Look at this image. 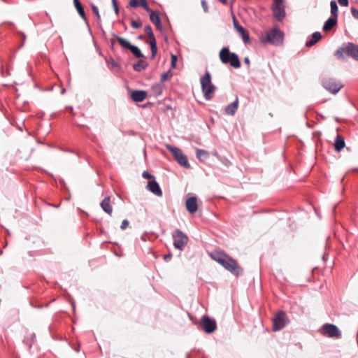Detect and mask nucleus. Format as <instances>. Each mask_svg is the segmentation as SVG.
I'll return each mask as SVG.
<instances>
[{
  "mask_svg": "<svg viewBox=\"0 0 358 358\" xmlns=\"http://www.w3.org/2000/svg\"><path fill=\"white\" fill-rule=\"evenodd\" d=\"M284 36V33L278 26H275L262 34L259 36V41L262 43H269L275 46H279L282 45Z\"/></svg>",
  "mask_w": 358,
  "mask_h": 358,
  "instance_id": "obj_2",
  "label": "nucleus"
},
{
  "mask_svg": "<svg viewBox=\"0 0 358 358\" xmlns=\"http://www.w3.org/2000/svg\"><path fill=\"white\" fill-rule=\"evenodd\" d=\"M273 15L278 21H282L286 15L283 0H274L271 6Z\"/></svg>",
  "mask_w": 358,
  "mask_h": 358,
  "instance_id": "obj_6",
  "label": "nucleus"
},
{
  "mask_svg": "<svg viewBox=\"0 0 358 358\" xmlns=\"http://www.w3.org/2000/svg\"><path fill=\"white\" fill-rule=\"evenodd\" d=\"M201 324L203 327V329L206 334L213 333L217 328L215 320L211 319L208 315H203L202 317Z\"/></svg>",
  "mask_w": 358,
  "mask_h": 358,
  "instance_id": "obj_11",
  "label": "nucleus"
},
{
  "mask_svg": "<svg viewBox=\"0 0 358 358\" xmlns=\"http://www.w3.org/2000/svg\"><path fill=\"white\" fill-rule=\"evenodd\" d=\"M337 24V17H330L324 24L322 29L324 31H330Z\"/></svg>",
  "mask_w": 358,
  "mask_h": 358,
  "instance_id": "obj_23",
  "label": "nucleus"
},
{
  "mask_svg": "<svg viewBox=\"0 0 358 358\" xmlns=\"http://www.w3.org/2000/svg\"><path fill=\"white\" fill-rule=\"evenodd\" d=\"M345 145L344 138L338 134L336 137L334 142V149L337 152H340L342 149L344 148Z\"/></svg>",
  "mask_w": 358,
  "mask_h": 358,
  "instance_id": "obj_24",
  "label": "nucleus"
},
{
  "mask_svg": "<svg viewBox=\"0 0 358 358\" xmlns=\"http://www.w3.org/2000/svg\"><path fill=\"white\" fill-rule=\"evenodd\" d=\"M144 31L147 36L150 35L153 33L152 29L150 25H147L144 28Z\"/></svg>",
  "mask_w": 358,
  "mask_h": 358,
  "instance_id": "obj_37",
  "label": "nucleus"
},
{
  "mask_svg": "<svg viewBox=\"0 0 358 358\" xmlns=\"http://www.w3.org/2000/svg\"><path fill=\"white\" fill-rule=\"evenodd\" d=\"M273 330L278 331L283 329L288 323L289 320L286 314L283 311L278 312L273 318Z\"/></svg>",
  "mask_w": 358,
  "mask_h": 358,
  "instance_id": "obj_9",
  "label": "nucleus"
},
{
  "mask_svg": "<svg viewBox=\"0 0 358 358\" xmlns=\"http://www.w3.org/2000/svg\"><path fill=\"white\" fill-rule=\"evenodd\" d=\"M113 6L115 13L117 14L118 13V7L117 5V1L113 2Z\"/></svg>",
  "mask_w": 358,
  "mask_h": 358,
  "instance_id": "obj_43",
  "label": "nucleus"
},
{
  "mask_svg": "<svg viewBox=\"0 0 358 358\" xmlns=\"http://www.w3.org/2000/svg\"><path fill=\"white\" fill-rule=\"evenodd\" d=\"M166 148L172 153L178 164L185 168H189L190 165L188 162L187 158L180 149L171 145H167Z\"/></svg>",
  "mask_w": 358,
  "mask_h": 358,
  "instance_id": "obj_5",
  "label": "nucleus"
},
{
  "mask_svg": "<svg viewBox=\"0 0 358 358\" xmlns=\"http://www.w3.org/2000/svg\"><path fill=\"white\" fill-rule=\"evenodd\" d=\"M321 33L319 31H315L311 35L310 38L306 41V45L307 47H311L317 43L321 39Z\"/></svg>",
  "mask_w": 358,
  "mask_h": 358,
  "instance_id": "obj_22",
  "label": "nucleus"
},
{
  "mask_svg": "<svg viewBox=\"0 0 358 358\" xmlns=\"http://www.w3.org/2000/svg\"><path fill=\"white\" fill-rule=\"evenodd\" d=\"M331 16L338 18V6L335 0H332L330 3Z\"/></svg>",
  "mask_w": 358,
  "mask_h": 358,
  "instance_id": "obj_29",
  "label": "nucleus"
},
{
  "mask_svg": "<svg viewBox=\"0 0 358 358\" xmlns=\"http://www.w3.org/2000/svg\"><path fill=\"white\" fill-rule=\"evenodd\" d=\"M177 62V57L175 55H171V66L173 68L176 67V64Z\"/></svg>",
  "mask_w": 358,
  "mask_h": 358,
  "instance_id": "obj_38",
  "label": "nucleus"
},
{
  "mask_svg": "<svg viewBox=\"0 0 358 358\" xmlns=\"http://www.w3.org/2000/svg\"><path fill=\"white\" fill-rule=\"evenodd\" d=\"M171 257V255H167L164 256L165 260H167Z\"/></svg>",
  "mask_w": 358,
  "mask_h": 358,
  "instance_id": "obj_46",
  "label": "nucleus"
},
{
  "mask_svg": "<svg viewBox=\"0 0 358 358\" xmlns=\"http://www.w3.org/2000/svg\"><path fill=\"white\" fill-rule=\"evenodd\" d=\"M101 207L104 212H106L108 215H111L113 212V208L110 205V197L106 196L103 201L101 202Z\"/></svg>",
  "mask_w": 358,
  "mask_h": 358,
  "instance_id": "obj_19",
  "label": "nucleus"
},
{
  "mask_svg": "<svg viewBox=\"0 0 358 358\" xmlns=\"http://www.w3.org/2000/svg\"><path fill=\"white\" fill-rule=\"evenodd\" d=\"M141 2H140V4L141 5V6L148 13L150 12V10H152L149 6H148V4L146 1V0H140Z\"/></svg>",
  "mask_w": 358,
  "mask_h": 358,
  "instance_id": "obj_32",
  "label": "nucleus"
},
{
  "mask_svg": "<svg viewBox=\"0 0 358 358\" xmlns=\"http://www.w3.org/2000/svg\"><path fill=\"white\" fill-rule=\"evenodd\" d=\"M171 76V74L170 73V71H167V72H165V73H163L162 76H161V83H162L169 80Z\"/></svg>",
  "mask_w": 358,
  "mask_h": 358,
  "instance_id": "obj_31",
  "label": "nucleus"
},
{
  "mask_svg": "<svg viewBox=\"0 0 358 358\" xmlns=\"http://www.w3.org/2000/svg\"><path fill=\"white\" fill-rule=\"evenodd\" d=\"M148 64L144 60L140 59L133 65V68L136 71L140 72L145 70Z\"/></svg>",
  "mask_w": 358,
  "mask_h": 358,
  "instance_id": "obj_28",
  "label": "nucleus"
},
{
  "mask_svg": "<svg viewBox=\"0 0 358 358\" xmlns=\"http://www.w3.org/2000/svg\"><path fill=\"white\" fill-rule=\"evenodd\" d=\"M129 225V222L127 220H124L122 222V224H121V226H120V228L122 229H125L127 226Z\"/></svg>",
  "mask_w": 358,
  "mask_h": 358,
  "instance_id": "obj_40",
  "label": "nucleus"
},
{
  "mask_svg": "<svg viewBox=\"0 0 358 358\" xmlns=\"http://www.w3.org/2000/svg\"><path fill=\"white\" fill-rule=\"evenodd\" d=\"M201 5H202V7L203 8V10L206 13L208 12V6H207V3L205 0H202L201 1Z\"/></svg>",
  "mask_w": 358,
  "mask_h": 358,
  "instance_id": "obj_41",
  "label": "nucleus"
},
{
  "mask_svg": "<svg viewBox=\"0 0 358 358\" xmlns=\"http://www.w3.org/2000/svg\"><path fill=\"white\" fill-rule=\"evenodd\" d=\"M212 259L222 265L225 269L231 273L238 275L242 273L241 268L238 266L237 262L221 252H215L210 255Z\"/></svg>",
  "mask_w": 358,
  "mask_h": 358,
  "instance_id": "obj_1",
  "label": "nucleus"
},
{
  "mask_svg": "<svg viewBox=\"0 0 358 358\" xmlns=\"http://www.w3.org/2000/svg\"><path fill=\"white\" fill-rule=\"evenodd\" d=\"M147 93L143 90H135L131 94V97L135 102H141L146 98Z\"/></svg>",
  "mask_w": 358,
  "mask_h": 358,
  "instance_id": "obj_18",
  "label": "nucleus"
},
{
  "mask_svg": "<svg viewBox=\"0 0 358 358\" xmlns=\"http://www.w3.org/2000/svg\"><path fill=\"white\" fill-rule=\"evenodd\" d=\"M351 13H352V16L355 18L358 19V10H357L354 7H352L351 8Z\"/></svg>",
  "mask_w": 358,
  "mask_h": 358,
  "instance_id": "obj_39",
  "label": "nucleus"
},
{
  "mask_svg": "<svg viewBox=\"0 0 358 358\" xmlns=\"http://www.w3.org/2000/svg\"><path fill=\"white\" fill-rule=\"evenodd\" d=\"M323 334L327 335L331 338H340L341 336V332L338 328L331 324H325L322 326Z\"/></svg>",
  "mask_w": 358,
  "mask_h": 358,
  "instance_id": "obj_12",
  "label": "nucleus"
},
{
  "mask_svg": "<svg viewBox=\"0 0 358 358\" xmlns=\"http://www.w3.org/2000/svg\"><path fill=\"white\" fill-rule=\"evenodd\" d=\"M111 64L113 66H117V64L113 59L111 60Z\"/></svg>",
  "mask_w": 358,
  "mask_h": 358,
  "instance_id": "obj_45",
  "label": "nucleus"
},
{
  "mask_svg": "<svg viewBox=\"0 0 358 358\" xmlns=\"http://www.w3.org/2000/svg\"><path fill=\"white\" fill-rule=\"evenodd\" d=\"M173 245L179 250H183L187 243V236L180 229H176L173 233Z\"/></svg>",
  "mask_w": 358,
  "mask_h": 358,
  "instance_id": "obj_7",
  "label": "nucleus"
},
{
  "mask_svg": "<svg viewBox=\"0 0 358 358\" xmlns=\"http://www.w3.org/2000/svg\"><path fill=\"white\" fill-rule=\"evenodd\" d=\"M112 1H113V2H115V1H116V0H112Z\"/></svg>",
  "mask_w": 358,
  "mask_h": 358,
  "instance_id": "obj_48",
  "label": "nucleus"
},
{
  "mask_svg": "<svg viewBox=\"0 0 358 358\" xmlns=\"http://www.w3.org/2000/svg\"><path fill=\"white\" fill-rule=\"evenodd\" d=\"M244 62H245L246 64L249 65V64H250V59H249V58H248V57H245V58H244Z\"/></svg>",
  "mask_w": 358,
  "mask_h": 358,
  "instance_id": "obj_44",
  "label": "nucleus"
},
{
  "mask_svg": "<svg viewBox=\"0 0 358 358\" xmlns=\"http://www.w3.org/2000/svg\"><path fill=\"white\" fill-rule=\"evenodd\" d=\"M322 83V86L332 94H336L343 87L340 82L331 78H324Z\"/></svg>",
  "mask_w": 358,
  "mask_h": 358,
  "instance_id": "obj_10",
  "label": "nucleus"
},
{
  "mask_svg": "<svg viewBox=\"0 0 358 358\" xmlns=\"http://www.w3.org/2000/svg\"><path fill=\"white\" fill-rule=\"evenodd\" d=\"M344 52H345V48H341L336 50V52H335V55L337 57V58L341 59L343 57Z\"/></svg>",
  "mask_w": 358,
  "mask_h": 358,
  "instance_id": "obj_33",
  "label": "nucleus"
},
{
  "mask_svg": "<svg viewBox=\"0 0 358 358\" xmlns=\"http://www.w3.org/2000/svg\"><path fill=\"white\" fill-rule=\"evenodd\" d=\"M221 62L227 64H229L232 67L238 69L241 66V62L238 56L234 52H230L227 47L223 48L219 54Z\"/></svg>",
  "mask_w": 358,
  "mask_h": 358,
  "instance_id": "obj_4",
  "label": "nucleus"
},
{
  "mask_svg": "<svg viewBox=\"0 0 358 358\" xmlns=\"http://www.w3.org/2000/svg\"><path fill=\"white\" fill-rule=\"evenodd\" d=\"M114 36L115 37L116 40L119 43V44L125 49L129 50L131 53L136 57V58H143L144 55L140 50V49L135 45H131L127 40H126L124 38H122L120 36H116L114 34Z\"/></svg>",
  "mask_w": 358,
  "mask_h": 358,
  "instance_id": "obj_8",
  "label": "nucleus"
},
{
  "mask_svg": "<svg viewBox=\"0 0 358 358\" xmlns=\"http://www.w3.org/2000/svg\"><path fill=\"white\" fill-rule=\"evenodd\" d=\"M131 25L134 29H138L141 27L142 23L141 21L131 20Z\"/></svg>",
  "mask_w": 358,
  "mask_h": 358,
  "instance_id": "obj_34",
  "label": "nucleus"
},
{
  "mask_svg": "<svg viewBox=\"0 0 358 358\" xmlns=\"http://www.w3.org/2000/svg\"><path fill=\"white\" fill-rule=\"evenodd\" d=\"M73 4H74L78 14L80 15V16L83 20H86L85 13L84 8H83L81 3L80 2V1L79 0H73Z\"/></svg>",
  "mask_w": 358,
  "mask_h": 358,
  "instance_id": "obj_25",
  "label": "nucleus"
},
{
  "mask_svg": "<svg viewBox=\"0 0 358 358\" xmlns=\"http://www.w3.org/2000/svg\"><path fill=\"white\" fill-rule=\"evenodd\" d=\"M143 177L145 179H155V177L148 171H143L142 174Z\"/></svg>",
  "mask_w": 358,
  "mask_h": 358,
  "instance_id": "obj_36",
  "label": "nucleus"
},
{
  "mask_svg": "<svg viewBox=\"0 0 358 358\" xmlns=\"http://www.w3.org/2000/svg\"><path fill=\"white\" fill-rule=\"evenodd\" d=\"M148 41H147L146 43H148L150 46L152 53L151 57L154 59L157 52V41L153 33H152L150 35H148Z\"/></svg>",
  "mask_w": 358,
  "mask_h": 358,
  "instance_id": "obj_16",
  "label": "nucleus"
},
{
  "mask_svg": "<svg viewBox=\"0 0 358 358\" xmlns=\"http://www.w3.org/2000/svg\"><path fill=\"white\" fill-rule=\"evenodd\" d=\"M196 155L200 162H204L209 157L208 152L202 149H197Z\"/></svg>",
  "mask_w": 358,
  "mask_h": 358,
  "instance_id": "obj_26",
  "label": "nucleus"
},
{
  "mask_svg": "<svg viewBox=\"0 0 358 358\" xmlns=\"http://www.w3.org/2000/svg\"><path fill=\"white\" fill-rule=\"evenodd\" d=\"M238 97H236L234 102H232L231 103H230L225 108V113L227 115H234L236 113V112L238 109Z\"/></svg>",
  "mask_w": 358,
  "mask_h": 358,
  "instance_id": "obj_21",
  "label": "nucleus"
},
{
  "mask_svg": "<svg viewBox=\"0 0 358 358\" xmlns=\"http://www.w3.org/2000/svg\"><path fill=\"white\" fill-rule=\"evenodd\" d=\"M141 1L139 0H131L129 2V6L133 8H136L139 6Z\"/></svg>",
  "mask_w": 358,
  "mask_h": 358,
  "instance_id": "obj_35",
  "label": "nucleus"
},
{
  "mask_svg": "<svg viewBox=\"0 0 358 358\" xmlns=\"http://www.w3.org/2000/svg\"><path fill=\"white\" fill-rule=\"evenodd\" d=\"M200 83L205 99L207 101L210 100L213 98L216 87L212 83L211 76L208 71H206L205 74L201 78Z\"/></svg>",
  "mask_w": 358,
  "mask_h": 358,
  "instance_id": "obj_3",
  "label": "nucleus"
},
{
  "mask_svg": "<svg viewBox=\"0 0 358 358\" xmlns=\"http://www.w3.org/2000/svg\"><path fill=\"white\" fill-rule=\"evenodd\" d=\"M345 52L353 59L358 60V45L349 43L345 48Z\"/></svg>",
  "mask_w": 358,
  "mask_h": 358,
  "instance_id": "obj_15",
  "label": "nucleus"
},
{
  "mask_svg": "<svg viewBox=\"0 0 358 358\" xmlns=\"http://www.w3.org/2000/svg\"><path fill=\"white\" fill-rule=\"evenodd\" d=\"M233 24L236 31L240 34L242 38V40L245 44H248L250 43V35L249 32L243 28L241 25L238 24L237 20L234 18Z\"/></svg>",
  "mask_w": 358,
  "mask_h": 358,
  "instance_id": "obj_13",
  "label": "nucleus"
},
{
  "mask_svg": "<svg viewBox=\"0 0 358 358\" xmlns=\"http://www.w3.org/2000/svg\"><path fill=\"white\" fill-rule=\"evenodd\" d=\"M339 4L343 6H348V0H338Z\"/></svg>",
  "mask_w": 358,
  "mask_h": 358,
  "instance_id": "obj_42",
  "label": "nucleus"
},
{
  "mask_svg": "<svg viewBox=\"0 0 358 358\" xmlns=\"http://www.w3.org/2000/svg\"><path fill=\"white\" fill-rule=\"evenodd\" d=\"M147 189L157 196H162V191L159 184L155 180L148 182Z\"/></svg>",
  "mask_w": 358,
  "mask_h": 358,
  "instance_id": "obj_14",
  "label": "nucleus"
},
{
  "mask_svg": "<svg viewBox=\"0 0 358 358\" xmlns=\"http://www.w3.org/2000/svg\"><path fill=\"white\" fill-rule=\"evenodd\" d=\"M187 210L192 214L196 212L198 209L196 198L192 196L187 199L185 203Z\"/></svg>",
  "mask_w": 358,
  "mask_h": 358,
  "instance_id": "obj_17",
  "label": "nucleus"
},
{
  "mask_svg": "<svg viewBox=\"0 0 358 358\" xmlns=\"http://www.w3.org/2000/svg\"><path fill=\"white\" fill-rule=\"evenodd\" d=\"M163 89L164 85L160 83L153 85L151 87V90L155 96L161 95L162 94Z\"/></svg>",
  "mask_w": 358,
  "mask_h": 358,
  "instance_id": "obj_27",
  "label": "nucleus"
},
{
  "mask_svg": "<svg viewBox=\"0 0 358 358\" xmlns=\"http://www.w3.org/2000/svg\"><path fill=\"white\" fill-rule=\"evenodd\" d=\"M220 1L221 3H222L223 4H225L227 3V0H220Z\"/></svg>",
  "mask_w": 358,
  "mask_h": 358,
  "instance_id": "obj_47",
  "label": "nucleus"
},
{
  "mask_svg": "<svg viewBox=\"0 0 358 358\" xmlns=\"http://www.w3.org/2000/svg\"><path fill=\"white\" fill-rule=\"evenodd\" d=\"M91 8H92L93 13L96 15L97 20H101V16H100V14H99V12L98 7L96 6H95L94 4L92 3L91 4Z\"/></svg>",
  "mask_w": 358,
  "mask_h": 358,
  "instance_id": "obj_30",
  "label": "nucleus"
},
{
  "mask_svg": "<svg viewBox=\"0 0 358 358\" xmlns=\"http://www.w3.org/2000/svg\"><path fill=\"white\" fill-rule=\"evenodd\" d=\"M150 19L151 22L155 25L157 29H162V25L161 22V20L159 17V15L158 13H155L153 10H150Z\"/></svg>",
  "mask_w": 358,
  "mask_h": 358,
  "instance_id": "obj_20",
  "label": "nucleus"
}]
</instances>
